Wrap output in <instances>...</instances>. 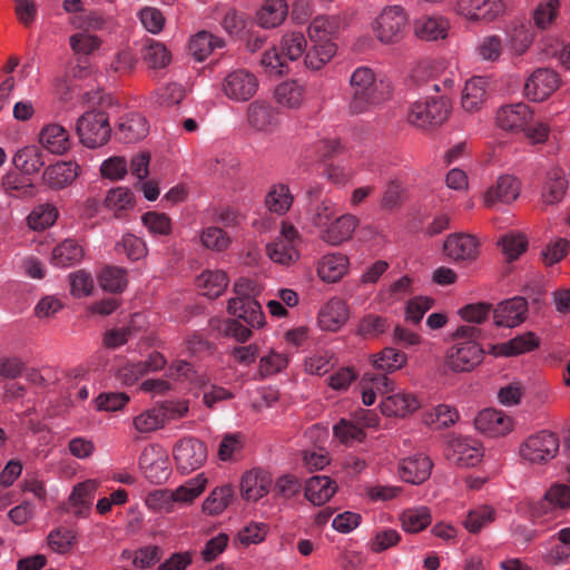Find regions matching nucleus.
I'll list each match as a JSON object with an SVG mask.
<instances>
[{
    "instance_id": "nucleus-26",
    "label": "nucleus",
    "mask_w": 570,
    "mask_h": 570,
    "mask_svg": "<svg viewBox=\"0 0 570 570\" xmlns=\"http://www.w3.org/2000/svg\"><path fill=\"white\" fill-rule=\"evenodd\" d=\"M98 487L99 482L92 479L80 482L73 487L69 497V504L76 515L86 517L88 514Z\"/></svg>"
},
{
    "instance_id": "nucleus-4",
    "label": "nucleus",
    "mask_w": 570,
    "mask_h": 570,
    "mask_svg": "<svg viewBox=\"0 0 570 570\" xmlns=\"http://www.w3.org/2000/svg\"><path fill=\"white\" fill-rule=\"evenodd\" d=\"M257 284L249 278H239L234 285L236 296L228 301L227 309L235 321H263L261 304L253 297L258 293Z\"/></svg>"
},
{
    "instance_id": "nucleus-63",
    "label": "nucleus",
    "mask_w": 570,
    "mask_h": 570,
    "mask_svg": "<svg viewBox=\"0 0 570 570\" xmlns=\"http://www.w3.org/2000/svg\"><path fill=\"white\" fill-rule=\"evenodd\" d=\"M141 219L154 235H168L171 230L170 218L166 214L148 212L142 215Z\"/></svg>"
},
{
    "instance_id": "nucleus-62",
    "label": "nucleus",
    "mask_w": 570,
    "mask_h": 570,
    "mask_svg": "<svg viewBox=\"0 0 570 570\" xmlns=\"http://www.w3.org/2000/svg\"><path fill=\"white\" fill-rule=\"evenodd\" d=\"M244 448L242 433L226 434L218 445V458L222 461L232 460L235 454L240 453Z\"/></svg>"
},
{
    "instance_id": "nucleus-34",
    "label": "nucleus",
    "mask_w": 570,
    "mask_h": 570,
    "mask_svg": "<svg viewBox=\"0 0 570 570\" xmlns=\"http://www.w3.org/2000/svg\"><path fill=\"white\" fill-rule=\"evenodd\" d=\"M288 13V6L285 0H266L257 11L256 18L263 28H275L279 26Z\"/></svg>"
},
{
    "instance_id": "nucleus-60",
    "label": "nucleus",
    "mask_w": 570,
    "mask_h": 570,
    "mask_svg": "<svg viewBox=\"0 0 570 570\" xmlns=\"http://www.w3.org/2000/svg\"><path fill=\"white\" fill-rule=\"evenodd\" d=\"M202 243L206 248L222 252L230 244L229 236L219 227H208L202 233Z\"/></svg>"
},
{
    "instance_id": "nucleus-5",
    "label": "nucleus",
    "mask_w": 570,
    "mask_h": 570,
    "mask_svg": "<svg viewBox=\"0 0 570 570\" xmlns=\"http://www.w3.org/2000/svg\"><path fill=\"white\" fill-rule=\"evenodd\" d=\"M76 132L87 148H98L108 142L111 134L109 117L102 110H90L76 122Z\"/></svg>"
},
{
    "instance_id": "nucleus-47",
    "label": "nucleus",
    "mask_w": 570,
    "mask_h": 570,
    "mask_svg": "<svg viewBox=\"0 0 570 570\" xmlns=\"http://www.w3.org/2000/svg\"><path fill=\"white\" fill-rule=\"evenodd\" d=\"M372 357L374 367L384 373H392L402 368L407 361L404 353L393 347H385Z\"/></svg>"
},
{
    "instance_id": "nucleus-1",
    "label": "nucleus",
    "mask_w": 570,
    "mask_h": 570,
    "mask_svg": "<svg viewBox=\"0 0 570 570\" xmlns=\"http://www.w3.org/2000/svg\"><path fill=\"white\" fill-rule=\"evenodd\" d=\"M481 331L470 325L459 326L451 335L454 345L448 348L445 366L455 373L471 372L479 366L484 358V350L478 343Z\"/></svg>"
},
{
    "instance_id": "nucleus-35",
    "label": "nucleus",
    "mask_w": 570,
    "mask_h": 570,
    "mask_svg": "<svg viewBox=\"0 0 570 570\" xmlns=\"http://www.w3.org/2000/svg\"><path fill=\"white\" fill-rule=\"evenodd\" d=\"M197 286L204 296L218 297L228 285V277L223 271H205L197 277Z\"/></svg>"
},
{
    "instance_id": "nucleus-13",
    "label": "nucleus",
    "mask_w": 570,
    "mask_h": 570,
    "mask_svg": "<svg viewBox=\"0 0 570 570\" xmlns=\"http://www.w3.org/2000/svg\"><path fill=\"white\" fill-rule=\"evenodd\" d=\"M559 76L548 68H539L531 73L524 83V94L533 101H542L559 87Z\"/></svg>"
},
{
    "instance_id": "nucleus-57",
    "label": "nucleus",
    "mask_w": 570,
    "mask_h": 570,
    "mask_svg": "<svg viewBox=\"0 0 570 570\" xmlns=\"http://www.w3.org/2000/svg\"><path fill=\"white\" fill-rule=\"evenodd\" d=\"M541 505H551L553 508H570V487L566 484H556L544 494Z\"/></svg>"
},
{
    "instance_id": "nucleus-15",
    "label": "nucleus",
    "mask_w": 570,
    "mask_h": 570,
    "mask_svg": "<svg viewBox=\"0 0 570 570\" xmlns=\"http://www.w3.org/2000/svg\"><path fill=\"white\" fill-rule=\"evenodd\" d=\"M474 426L490 438L504 436L513 429L512 419L501 411L485 409L474 419Z\"/></svg>"
},
{
    "instance_id": "nucleus-42",
    "label": "nucleus",
    "mask_w": 570,
    "mask_h": 570,
    "mask_svg": "<svg viewBox=\"0 0 570 570\" xmlns=\"http://www.w3.org/2000/svg\"><path fill=\"white\" fill-rule=\"evenodd\" d=\"M224 47V41L207 31H200L190 39L189 50L198 60H205L215 49Z\"/></svg>"
},
{
    "instance_id": "nucleus-48",
    "label": "nucleus",
    "mask_w": 570,
    "mask_h": 570,
    "mask_svg": "<svg viewBox=\"0 0 570 570\" xmlns=\"http://www.w3.org/2000/svg\"><path fill=\"white\" fill-rule=\"evenodd\" d=\"M166 413L161 409L147 410L134 419V426L140 433H150L164 426Z\"/></svg>"
},
{
    "instance_id": "nucleus-25",
    "label": "nucleus",
    "mask_w": 570,
    "mask_h": 570,
    "mask_svg": "<svg viewBox=\"0 0 570 570\" xmlns=\"http://www.w3.org/2000/svg\"><path fill=\"white\" fill-rule=\"evenodd\" d=\"M337 487L326 475H314L309 478L304 488L305 498L314 505H323L335 494Z\"/></svg>"
},
{
    "instance_id": "nucleus-46",
    "label": "nucleus",
    "mask_w": 570,
    "mask_h": 570,
    "mask_svg": "<svg viewBox=\"0 0 570 570\" xmlns=\"http://www.w3.org/2000/svg\"><path fill=\"white\" fill-rule=\"evenodd\" d=\"M28 175L20 173H8L2 178L4 191L14 197H31L35 193V186Z\"/></svg>"
},
{
    "instance_id": "nucleus-44",
    "label": "nucleus",
    "mask_w": 570,
    "mask_h": 570,
    "mask_svg": "<svg viewBox=\"0 0 570 570\" xmlns=\"http://www.w3.org/2000/svg\"><path fill=\"white\" fill-rule=\"evenodd\" d=\"M313 43V47L306 51L304 63L311 69L318 70L334 57L336 53V45L332 41H318Z\"/></svg>"
},
{
    "instance_id": "nucleus-27",
    "label": "nucleus",
    "mask_w": 570,
    "mask_h": 570,
    "mask_svg": "<svg viewBox=\"0 0 570 570\" xmlns=\"http://www.w3.org/2000/svg\"><path fill=\"white\" fill-rule=\"evenodd\" d=\"M271 478L263 470H252L244 474L240 481L242 495L246 500L257 501L268 493Z\"/></svg>"
},
{
    "instance_id": "nucleus-37",
    "label": "nucleus",
    "mask_w": 570,
    "mask_h": 570,
    "mask_svg": "<svg viewBox=\"0 0 570 570\" xmlns=\"http://www.w3.org/2000/svg\"><path fill=\"white\" fill-rule=\"evenodd\" d=\"M568 186L566 174L561 168H553L548 173L547 183L543 188L542 199L547 205H553L563 198Z\"/></svg>"
},
{
    "instance_id": "nucleus-23",
    "label": "nucleus",
    "mask_w": 570,
    "mask_h": 570,
    "mask_svg": "<svg viewBox=\"0 0 570 570\" xmlns=\"http://www.w3.org/2000/svg\"><path fill=\"white\" fill-rule=\"evenodd\" d=\"M39 142L49 153L63 155L70 148V136L61 125L49 124L40 130Z\"/></svg>"
},
{
    "instance_id": "nucleus-40",
    "label": "nucleus",
    "mask_w": 570,
    "mask_h": 570,
    "mask_svg": "<svg viewBox=\"0 0 570 570\" xmlns=\"http://www.w3.org/2000/svg\"><path fill=\"white\" fill-rule=\"evenodd\" d=\"M207 479L204 474H198L196 478L188 480L175 490H171L175 498V507L191 504L205 490Z\"/></svg>"
},
{
    "instance_id": "nucleus-51",
    "label": "nucleus",
    "mask_w": 570,
    "mask_h": 570,
    "mask_svg": "<svg viewBox=\"0 0 570 570\" xmlns=\"http://www.w3.org/2000/svg\"><path fill=\"white\" fill-rule=\"evenodd\" d=\"M100 286L111 293H120L127 286L126 271L119 267H106L99 275Z\"/></svg>"
},
{
    "instance_id": "nucleus-10",
    "label": "nucleus",
    "mask_w": 570,
    "mask_h": 570,
    "mask_svg": "<svg viewBox=\"0 0 570 570\" xmlns=\"http://www.w3.org/2000/svg\"><path fill=\"white\" fill-rule=\"evenodd\" d=\"M174 459L177 470L183 474H188L206 462L207 448L196 438H184L174 446Z\"/></svg>"
},
{
    "instance_id": "nucleus-21",
    "label": "nucleus",
    "mask_w": 570,
    "mask_h": 570,
    "mask_svg": "<svg viewBox=\"0 0 570 570\" xmlns=\"http://www.w3.org/2000/svg\"><path fill=\"white\" fill-rule=\"evenodd\" d=\"M79 169L76 161H58L46 168L42 180L51 189H62L78 177Z\"/></svg>"
},
{
    "instance_id": "nucleus-6",
    "label": "nucleus",
    "mask_w": 570,
    "mask_h": 570,
    "mask_svg": "<svg viewBox=\"0 0 570 570\" xmlns=\"http://www.w3.org/2000/svg\"><path fill=\"white\" fill-rule=\"evenodd\" d=\"M409 18L400 6H387L375 18L372 28L376 39L384 45L400 42L406 33Z\"/></svg>"
},
{
    "instance_id": "nucleus-36",
    "label": "nucleus",
    "mask_w": 570,
    "mask_h": 570,
    "mask_svg": "<svg viewBox=\"0 0 570 570\" xmlns=\"http://www.w3.org/2000/svg\"><path fill=\"white\" fill-rule=\"evenodd\" d=\"M337 214L336 204L331 199L311 202L307 208V220L320 229L325 228Z\"/></svg>"
},
{
    "instance_id": "nucleus-38",
    "label": "nucleus",
    "mask_w": 570,
    "mask_h": 570,
    "mask_svg": "<svg viewBox=\"0 0 570 570\" xmlns=\"http://www.w3.org/2000/svg\"><path fill=\"white\" fill-rule=\"evenodd\" d=\"M234 493L230 484L216 487L203 502V511L209 515L223 513L232 503Z\"/></svg>"
},
{
    "instance_id": "nucleus-56",
    "label": "nucleus",
    "mask_w": 570,
    "mask_h": 570,
    "mask_svg": "<svg viewBox=\"0 0 570 570\" xmlns=\"http://www.w3.org/2000/svg\"><path fill=\"white\" fill-rule=\"evenodd\" d=\"M49 547L58 553L68 552L71 547L76 543V534L72 530L59 528L52 530L48 538Z\"/></svg>"
},
{
    "instance_id": "nucleus-39",
    "label": "nucleus",
    "mask_w": 570,
    "mask_h": 570,
    "mask_svg": "<svg viewBox=\"0 0 570 570\" xmlns=\"http://www.w3.org/2000/svg\"><path fill=\"white\" fill-rule=\"evenodd\" d=\"M294 197L289 187L284 184L273 185L265 197V205L269 212L277 215L286 214L292 207Z\"/></svg>"
},
{
    "instance_id": "nucleus-30",
    "label": "nucleus",
    "mask_w": 570,
    "mask_h": 570,
    "mask_svg": "<svg viewBox=\"0 0 570 570\" xmlns=\"http://www.w3.org/2000/svg\"><path fill=\"white\" fill-rule=\"evenodd\" d=\"M149 131L147 120L140 114H128L121 118L117 135L119 140L131 144L144 139Z\"/></svg>"
},
{
    "instance_id": "nucleus-2",
    "label": "nucleus",
    "mask_w": 570,
    "mask_h": 570,
    "mask_svg": "<svg viewBox=\"0 0 570 570\" xmlns=\"http://www.w3.org/2000/svg\"><path fill=\"white\" fill-rule=\"evenodd\" d=\"M387 86L377 81L367 67H358L350 78L348 109L352 114H362L381 102L387 95Z\"/></svg>"
},
{
    "instance_id": "nucleus-3",
    "label": "nucleus",
    "mask_w": 570,
    "mask_h": 570,
    "mask_svg": "<svg viewBox=\"0 0 570 570\" xmlns=\"http://www.w3.org/2000/svg\"><path fill=\"white\" fill-rule=\"evenodd\" d=\"M529 304L522 296H514L500 302L495 307L487 302L466 304L458 311L462 321H487L490 315L493 321H525Z\"/></svg>"
},
{
    "instance_id": "nucleus-41",
    "label": "nucleus",
    "mask_w": 570,
    "mask_h": 570,
    "mask_svg": "<svg viewBox=\"0 0 570 570\" xmlns=\"http://www.w3.org/2000/svg\"><path fill=\"white\" fill-rule=\"evenodd\" d=\"M488 81L482 77H473L465 82L462 95V107L473 111L484 101Z\"/></svg>"
},
{
    "instance_id": "nucleus-11",
    "label": "nucleus",
    "mask_w": 570,
    "mask_h": 570,
    "mask_svg": "<svg viewBox=\"0 0 570 570\" xmlns=\"http://www.w3.org/2000/svg\"><path fill=\"white\" fill-rule=\"evenodd\" d=\"M258 89V80L246 69H236L226 75L222 82L224 95L234 101L249 100Z\"/></svg>"
},
{
    "instance_id": "nucleus-19",
    "label": "nucleus",
    "mask_w": 570,
    "mask_h": 570,
    "mask_svg": "<svg viewBox=\"0 0 570 570\" xmlns=\"http://www.w3.org/2000/svg\"><path fill=\"white\" fill-rule=\"evenodd\" d=\"M540 338L533 332H525L507 342L491 346L490 354L495 357H511L529 353L538 348Z\"/></svg>"
},
{
    "instance_id": "nucleus-12",
    "label": "nucleus",
    "mask_w": 570,
    "mask_h": 570,
    "mask_svg": "<svg viewBox=\"0 0 570 570\" xmlns=\"http://www.w3.org/2000/svg\"><path fill=\"white\" fill-rule=\"evenodd\" d=\"M445 454L455 465L470 468L481 461L482 450L475 440L458 436L449 442Z\"/></svg>"
},
{
    "instance_id": "nucleus-53",
    "label": "nucleus",
    "mask_w": 570,
    "mask_h": 570,
    "mask_svg": "<svg viewBox=\"0 0 570 570\" xmlns=\"http://www.w3.org/2000/svg\"><path fill=\"white\" fill-rule=\"evenodd\" d=\"M494 520V510L491 507H479L469 512L464 527L471 533H478L483 527Z\"/></svg>"
},
{
    "instance_id": "nucleus-54",
    "label": "nucleus",
    "mask_w": 570,
    "mask_h": 570,
    "mask_svg": "<svg viewBox=\"0 0 570 570\" xmlns=\"http://www.w3.org/2000/svg\"><path fill=\"white\" fill-rule=\"evenodd\" d=\"M146 504L158 512H173L175 507V498L169 489H159L150 492L146 498Z\"/></svg>"
},
{
    "instance_id": "nucleus-7",
    "label": "nucleus",
    "mask_w": 570,
    "mask_h": 570,
    "mask_svg": "<svg viewBox=\"0 0 570 570\" xmlns=\"http://www.w3.org/2000/svg\"><path fill=\"white\" fill-rule=\"evenodd\" d=\"M450 108V101L443 96L417 100L411 106L407 120L419 128L432 129L448 119Z\"/></svg>"
},
{
    "instance_id": "nucleus-9",
    "label": "nucleus",
    "mask_w": 570,
    "mask_h": 570,
    "mask_svg": "<svg viewBox=\"0 0 570 570\" xmlns=\"http://www.w3.org/2000/svg\"><path fill=\"white\" fill-rule=\"evenodd\" d=\"M299 243L301 236L297 229L292 224L283 222L279 237L267 244L266 254L275 263L289 265L298 258L297 244Z\"/></svg>"
},
{
    "instance_id": "nucleus-33",
    "label": "nucleus",
    "mask_w": 570,
    "mask_h": 570,
    "mask_svg": "<svg viewBox=\"0 0 570 570\" xmlns=\"http://www.w3.org/2000/svg\"><path fill=\"white\" fill-rule=\"evenodd\" d=\"M348 268V258L343 254L325 255L318 263L317 274L327 282L334 283L340 281Z\"/></svg>"
},
{
    "instance_id": "nucleus-29",
    "label": "nucleus",
    "mask_w": 570,
    "mask_h": 570,
    "mask_svg": "<svg viewBox=\"0 0 570 570\" xmlns=\"http://www.w3.org/2000/svg\"><path fill=\"white\" fill-rule=\"evenodd\" d=\"M420 404L416 397L410 393L399 392L386 396L380 404L381 411L386 416H401L413 413Z\"/></svg>"
},
{
    "instance_id": "nucleus-22",
    "label": "nucleus",
    "mask_w": 570,
    "mask_h": 570,
    "mask_svg": "<svg viewBox=\"0 0 570 570\" xmlns=\"http://www.w3.org/2000/svg\"><path fill=\"white\" fill-rule=\"evenodd\" d=\"M520 194L519 180L510 175L498 178L497 184L489 188L484 195V204L488 207L494 206L498 202L509 204L517 199Z\"/></svg>"
},
{
    "instance_id": "nucleus-50",
    "label": "nucleus",
    "mask_w": 570,
    "mask_h": 570,
    "mask_svg": "<svg viewBox=\"0 0 570 570\" xmlns=\"http://www.w3.org/2000/svg\"><path fill=\"white\" fill-rule=\"evenodd\" d=\"M276 100L291 108L298 107L303 100V87L296 81H286L277 86Z\"/></svg>"
},
{
    "instance_id": "nucleus-17",
    "label": "nucleus",
    "mask_w": 570,
    "mask_h": 570,
    "mask_svg": "<svg viewBox=\"0 0 570 570\" xmlns=\"http://www.w3.org/2000/svg\"><path fill=\"white\" fill-rule=\"evenodd\" d=\"M358 226V219L352 214H344L333 218L328 225L320 232V238L328 245L338 246L352 238Z\"/></svg>"
},
{
    "instance_id": "nucleus-61",
    "label": "nucleus",
    "mask_w": 570,
    "mask_h": 570,
    "mask_svg": "<svg viewBox=\"0 0 570 570\" xmlns=\"http://www.w3.org/2000/svg\"><path fill=\"white\" fill-rule=\"evenodd\" d=\"M320 316L325 321H347L351 313L345 301L333 297L320 311Z\"/></svg>"
},
{
    "instance_id": "nucleus-28",
    "label": "nucleus",
    "mask_w": 570,
    "mask_h": 570,
    "mask_svg": "<svg viewBox=\"0 0 570 570\" xmlns=\"http://www.w3.org/2000/svg\"><path fill=\"white\" fill-rule=\"evenodd\" d=\"M14 167L24 175H33L45 166V153L36 145L26 146L14 154L12 158Z\"/></svg>"
},
{
    "instance_id": "nucleus-32",
    "label": "nucleus",
    "mask_w": 570,
    "mask_h": 570,
    "mask_svg": "<svg viewBox=\"0 0 570 570\" xmlns=\"http://www.w3.org/2000/svg\"><path fill=\"white\" fill-rule=\"evenodd\" d=\"M83 255V247L76 239L67 238L52 249L51 262L58 267H69L80 263Z\"/></svg>"
},
{
    "instance_id": "nucleus-64",
    "label": "nucleus",
    "mask_w": 570,
    "mask_h": 570,
    "mask_svg": "<svg viewBox=\"0 0 570 570\" xmlns=\"http://www.w3.org/2000/svg\"><path fill=\"white\" fill-rule=\"evenodd\" d=\"M531 42L532 36L530 31L523 26L513 28L509 33L508 46L515 55L524 53L530 47Z\"/></svg>"
},
{
    "instance_id": "nucleus-43",
    "label": "nucleus",
    "mask_w": 570,
    "mask_h": 570,
    "mask_svg": "<svg viewBox=\"0 0 570 570\" xmlns=\"http://www.w3.org/2000/svg\"><path fill=\"white\" fill-rule=\"evenodd\" d=\"M340 28V19L331 16H318L314 18L308 27V37L312 42L331 41Z\"/></svg>"
},
{
    "instance_id": "nucleus-14",
    "label": "nucleus",
    "mask_w": 570,
    "mask_h": 570,
    "mask_svg": "<svg viewBox=\"0 0 570 570\" xmlns=\"http://www.w3.org/2000/svg\"><path fill=\"white\" fill-rule=\"evenodd\" d=\"M246 120L248 126L257 132L271 134L278 126L276 109L263 100H255L248 105Z\"/></svg>"
},
{
    "instance_id": "nucleus-24",
    "label": "nucleus",
    "mask_w": 570,
    "mask_h": 570,
    "mask_svg": "<svg viewBox=\"0 0 570 570\" xmlns=\"http://www.w3.org/2000/svg\"><path fill=\"white\" fill-rule=\"evenodd\" d=\"M443 250L453 261L473 259L478 253V242L471 235L453 234L444 242Z\"/></svg>"
},
{
    "instance_id": "nucleus-16",
    "label": "nucleus",
    "mask_w": 570,
    "mask_h": 570,
    "mask_svg": "<svg viewBox=\"0 0 570 570\" xmlns=\"http://www.w3.org/2000/svg\"><path fill=\"white\" fill-rule=\"evenodd\" d=\"M505 10L502 0H458L456 11L470 20H493Z\"/></svg>"
},
{
    "instance_id": "nucleus-52",
    "label": "nucleus",
    "mask_w": 570,
    "mask_h": 570,
    "mask_svg": "<svg viewBox=\"0 0 570 570\" xmlns=\"http://www.w3.org/2000/svg\"><path fill=\"white\" fill-rule=\"evenodd\" d=\"M279 49L286 60L295 61L306 49V39L301 32L287 33L281 41Z\"/></svg>"
},
{
    "instance_id": "nucleus-55",
    "label": "nucleus",
    "mask_w": 570,
    "mask_h": 570,
    "mask_svg": "<svg viewBox=\"0 0 570 570\" xmlns=\"http://www.w3.org/2000/svg\"><path fill=\"white\" fill-rule=\"evenodd\" d=\"M57 219V209L51 205L40 206L33 209L27 220L32 229H45L53 225Z\"/></svg>"
},
{
    "instance_id": "nucleus-31",
    "label": "nucleus",
    "mask_w": 570,
    "mask_h": 570,
    "mask_svg": "<svg viewBox=\"0 0 570 570\" xmlns=\"http://www.w3.org/2000/svg\"><path fill=\"white\" fill-rule=\"evenodd\" d=\"M449 28V20L441 16L422 17L414 22L415 35L426 41L446 38Z\"/></svg>"
},
{
    "instance_id": "nucleus-45",
    "label": "nucleus",
    "mask_w": 570,
    "mask_h": 570,
    "mask_svg": "<svg viewBox=\"0 0 570 570\" xmlns=\"http://www.w3.org/2000/svg\"><path fill=\"white\" fill-rule=\"evenodd\" d=\"M400 520L405 532L417 533L431 524L432 517L429 508L419 507L405 510Z\"/></svg>"
},
{
    "instance_id": "nucleus-49",
    "label": "nucleus",
    "mask_w": 570,
    "mask_h": 570,
    "mask_svg": "<svg viewBox=\"0 0 570 570\" xmlns=\"http://www.w3.org/2000/svg\"><path fill=\"white\" fill-rule=\"evenodd\" d=\"M142 58L149 68L158 69L166 67L171 56L163 43L149 40L144 48Z\"/></svg>"
},
{
    "instance_id": "nucleus-18",
    "label": "nucleus",
    "mask_w": 570,
    "mask_h": 570,
    "mask_svg": "<svg viewBox=\"0 0 570 570\" xmlns=\"http://www.w3.org/2000/svg\"><path fill=\"white\" fill-rule=\"evenodd\" d=\"M533 112L523 102L501 107L497 112V125L508 131H522L532 120Z\"/></svg>"
},
{
    "instance_id": "nucleus-20",
    "label": "nucleus",
    "mask_w": 570,
    "mask_h": 570,
    "mask_svg": "<svg viewBox=\"0 0 570 570\" xmlns=\"http://www.w3.org/2000/svg\"><path fill=\"white\" fill-rule=\"evenodd\" d=\"M433 463L426 455L415 454L402 460L400 475L403 481L412 484H421L431 475Z\"/></svg>"
},
{
    "instance_id": "nucleus-8",
    "label": "nucleus",
    "mask_w": 570,
    "mask_h": 570,
    "mask_svg": "<svg viewBox=\"0 0 570 570\" xmlns=\"http://www.w3.org/2000/svg\"><path fill=\"white\" fill-rule=\"evenodd\" d=\"M558 436L548 431H541L527 438L520 445V456L531 463H544L552 460L559 450Z\"/></svg>"
},
{
    "instance_id": "nucleus-58",
    "label": "nucleus",
    "mask_w": 570,
    "mask_h": 570,
    "mask_svg": "<svg viewBox=\"0 0 570 570\" xmlns=\"http://www.w3.org/2000/svg\"><path fill=\"white\" fill-rule=\"evenodd\" d=\"M134 204V195L126 187L110 189L105 198V205L115 212L125 210Z\"/></svg>"
},
{
    "instance_id": "nucleus-59",
    "label": "nucleus",
    "mask_w": 570,
    "mask_h": 570,
    "mask_svg": "<svg viewBox=\"0 0 570 570\" xmlns=\"http://www.w3.org/2000/svg\"><path fill=\"white\" fill-rule=\"evenodd\" d=\"M129 402V395L125 392H106L96 397V406L99 411L115 412L122 409Z\"/></svg>"
}]
</instances>
